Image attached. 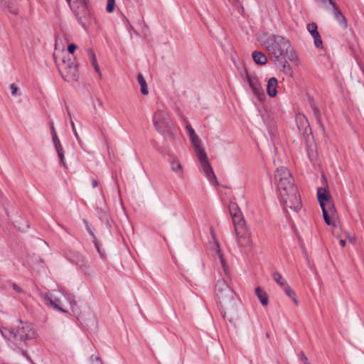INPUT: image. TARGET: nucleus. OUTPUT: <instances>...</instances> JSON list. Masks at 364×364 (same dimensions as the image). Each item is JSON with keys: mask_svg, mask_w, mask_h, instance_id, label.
Listing matches in <instances>:
<instances>
[{"mask_svg": "<svg viewBox=\"0 0 364 364\" xmlns=\"http://www.w3.org/2000/svg\"><path fill=\"white\" fill-rule=\"evenodd\" d=\"M274 178L277 181L279 200L284 208H289L295 212L299 210L301 208V199L289 170L284 166L277 168Z\"/></svg>", "mask_w": 364, "mask_h": 364, "instance_id": "f257e3e1", "label": "nucleus"}, {"mask_svg": "<svg viewBox=\"0 0 364 364\" xmlns=\"http://www.w3.org/2000/svg\"><path fill=\"white\" fill-rule=\"evenodd\" d=\"M267 50L277 60L283 56L293 63H298L299 58L296 53L291 49L289 41L281 36H272L268 40Z\"/></svg>", "mask_w": 364, "mask_h": 364, "instance_id": "f03ea898", "label": "nucleus"}, {"mask_svg": "<svg viewBox=\"0 0 364 364\" xmlns=\"http://www.w3.org/2000/svg\"><path fill=\"white\" fill-rule=\"evenodd\" d=\"M235 293L223 279H220L215 285V296L222 308L228 310L233 307Z\"/></svg>", "mask_w": 364, "mask_h": 364, "instance_id": "7ed1b4c3", "label": "nucleus"}, {"mask_svg": "<svg viewBox=\"0 0 364 364\" xmlns=\"http://www.w3.org/2000/svg\"><path fill=\"white\" fill-rule=\"evenodd\" d=\"M153 123L155 129L165 137L173 136V124L168 113L164 109H157L153 115Z\"/></svg>", "mask_w": 364, "mask_h": 364, "instance_id": "20e7f679", "label": "nucleus"}, {"mask_svg": "<svg viewBox=\"0 0 364 364\" xmlns=\"http://www.w3.org/2000/svg\"><path fill=\"white\" fill-rule=\"evenodd\" d=\"M70 9L75 14L79 23L84 27H87L92 21L91 14L88 10L87 0H66Z\"/></svg>", "mask_w": 364, "mask_h": 364, "instance_id": "39448f33", "label": "nucleus"}, {"mask_svg": "<svg viewBox=\"0 0 364 364\" xmlns=\"http://www.w3.org/2000/svg\"><path fill=\"white\" fill-rule=\"evenodd\" d=\"M21 325L16 329L9 330V339L13 338L14 341H26L36 337V332L31 325L28 323H23L21 320L17 321Z\"/></svg>", "mask_w": 364, "mask_h": 364, "instance_id": "423d86ee", "label": "nucleus"}, {"mask_svg": "<svg viewBox=\"0 0 364 364\" xmlns=\"http://www.w3.org/2000/svg\"><path fill=\"white\" fill-rule=\"evenodd\" d=\"M58 69L63 77L67 81H76L78 77L77 68L76 65L69 58H64L62 64L58 65Z\"/></svg>", "mask_w": 364, "mask_h": 364, "instance_id": "0eeeda50", "label": "nucleus"}, {"mask_svg": "<svg viewBox=\"0 0 364 364\" xmlns=\"http://www.w3.org/2000/svg\"><path fill=\"white\" fill-rule=\"evenodd\" d=\"M198 159L200 161L201 168L205 173L210 183L212 184L217 183L216 176L213 171V168L208 160L207 154L205 150H201L198 153Z\"/></svg>", "mask_w": 364, "mask_h": 364, "instance_id": "6e6552de", "label": "nucleus"}, {"mask_svg": "<svg viewBox=\"0 0 364 364\" xmlns=\"http://www.w3.org/2000/svg\"><path fill=\"white\" fill-rule=\"evenodd\" d=\"M198 159L200 161L201 168L205 173L210 183L212 184L217 183L216 176L213 171V168L208 160L207 154L205 150H201L198 153Z\"/></svg>", "mask_w": 364, "mask_h": 364, "instance_id": "1a4fd4ad", "label": "nucleus"}, {"mask_svg": "<svg viewBox=\"0 0 364 364\" xmlns=\"http://www.w3.org/2000/svg\"><path fill=\"white\" fill-rule=\"evenodd\" d=\"M323 212V219L328 225H334L333 219L336 216V210L333 200L320 205Z\"/></svg>", "mask_w": 364, "mask_h": 364, "instance_id": "9d476101", "label": "nucleus"}, {"mask_svg": "<svg viewBox=\"0 0 364 364\" xmlns=\"http://www.w3.org/2000/svg\"><path fill=\"white\" fill-rule=\"evenodd\" d=\"M235 235L237 237V245L240 248H247L250 247L252 242L250 232L247 228L240 229V230H236Z\"/></svg>", "mask_w": 364, "mask_h": 364, "instance_id": "9b49d317", "label": "nucleus"}, {"mask_svg": "<svg viewBox=\"0 0 364 364\" xmlns=\"http://www.w3.org/2000/svg\"><path fill=\"white\" fill-rule=\"evenodd\" d=\"M39 295L46 306L51 307V308H53L55 310H58L59 311H61V312L65 311L63 309H62L61 307H60L58 305V302H59L58 299V300L53 299L52 295L50 292L43 293L42 291H40Z\"/></svg>", "mask_w": 364, "mask_h": 364, "instance_id": "f8f14e48", "label": "nucleus"}, {"mask_svg": "<svg viewBox=\"0 0 364 364\" xmlns=\"http://www.w3.org/2000/svg\"><path fill=\"white\" fill-rule=\"evenodd\" d=\"M247 81L254 94L258 97L259 100H262L264 97V93L258 82L257 78H252L248 77Z\"/></svg>", "mask_w": 364, "mask_h": 364, "instance_id": "ddd939ff", "label": "nucleus"}, {"mask_svg": "<svg viewBox=\"0 0 364 364\" xmlns=\"http://www.w3.org/2000/svg\"><path fill=\"white\" fill-rule=\"evenodd\" d=\"M317 199L320 205L332 200L329 191L325 188H318Z\"/></svg>", "mask_w": 364, "mask_h": 364, "instance_id": "4468645a", "label": "nucleus"}, {"mask_svg": "<svg viewBox=\"0 0 364 364\" xmlns=\"http://www.w3.org/2000/svg\"><path fill=\"white\" fill-rule=\"evenodd\" d=\"M333 14L335 19L338 21L340 26L346 29L348 26V23L346 17L343 15V14L340 11L336 4H333Z\"/></svg>", "mask_w": 364, "mask_h": 364, "instance_id": "2eb2a0df", "label": "nucleus"}, {"mask_svg": "<svg viewBox=\"0 0 364 364\" xmlns=\"http://www.w3.org/2000/svg\"><path fill=\"white\" fill-rule=\"evenodd\" d=\"M277 84L278 81L276 77H272L269 79L267 85V92L269 97H274L277 95Z\"/></svg>", "mask_w": 364, "mask_h": 364, "instance_id": "dca6fc26", "label": "nucleus"}, {"mask_svg": "<svg viewBox=\"0 0 364 364\" xmlns=\"http://www.w3.org/2000/svg\"><path fill=\"white\" fill-rule=\"evenodd\" d=\"M232 222L235 226V230H240V229L246 228L245 221L241 213L232 216Z\"/></svg>", "mask_w": 364, "mask_h": 364, "instance_id": "f3484780", "label": "nucleus"}, {"mask_svg": "<svg viewBox=\"0 0 364 364\" xmlns=\"http://www.w3.org/2000/svg\"><path fill=\"white\" fill-rule=\"evenodd\" d=\"M254 61L258 65H265L267 62L266 55L259 51H254L252 53Z\"/></svg>", "mask_w": 364, "mask_h": 364, "instance_id": "a211bd4d", "label": "nucleus"}, {"mask_svg": "<svg viewBox=\"0 0 364 364\" xmlns=\"http://www.w3.org/2000/svg\"><path fill=\"white\" fill-rule=\"evenodd\" d=\"M255 294L262 306L267 305L268 296L264 291H263L260 287H257L255 289Z\"/></svg>", "mask_w": 364, "mask_h": 364, "instance_id": "6ab92c4d", "label": "nucleus"}, {"mask_svg": "<svg viewBox=\"0 0 364 364\" xmlns=\"http://www.w3.org/2000/svg\"><path fill=\"white\" fill-rule=\"evenodd\" d=\"M137 80L141 87L140 90H141V94L144 95H148L149 90L147 88V84H146V82L144 76L142 75V74H141V73L138 74Z\"/></svg>", "mask_w": 364, "mask_h": 364, "instance_id": "aec40b11", "label": "nucleus"}, {"mask_svg": "<svg viewBox=\"0 0 364 364\" xmlns=\"http://www.w3.org/2000/svg\"><path fill=\"white\" fill-rule=\"evenodd\" d=\"M280 70L287 75L292 76L293 70L287 60L279 62Z\"/></svg>", "mask_w": 364, "mask_h": 364, "instance_id": "412c9836", "label": "nucleus"}, {"mask_svg": "<svg viewBox=\"0 0 364 364\" xmlns=\"http://www.w3.org/2000/svg\"><path fill=\"white\" fill-rule=\"evenodd\" d=\"M2 6H6L9 13L16 15L18 14V8L15 3L12 1H4Z\"/></svg>", "mask_w": 364, "mask_h": 364, "instance_id": "4be33fe9", "label": "nucleus"}, {"mask_svg": "<svg viewBox=\"0 0 364 364\" xmlns=\"http://www.w3.org/2000/svg\"><path fill=\"white\" fill-rule=\"evenodd\" d=\"M55 150H56V151L58 153V156L59 157L60 164L65 168H67V166H66V164H65V161L64 150H63V148L61 144H58V145H55Z\"/></svg>", "mask_w": 364, "mask_h": 364, "instance_id": "5701e85b", "label": "nucleus"}, {"mask_svg": "<svg viewBox=\"0 0 364 364\" xmlns=\"http://www.w3.org/2000/svg\"><path fill=\"white\" fill-rule=\"evenodd\" d=\"M88 55H89L90 62L92 63V66L94 67L95 70L97 73H100V68L97 65V58H96L95 53L92 52V50H90L88 52Z\"/></svg>", "mask_w": 364, "mask_h": 364, "instance_id": "b1692460", "label": "nucleus"}, {"mask_svg": "<svg viewBox=\"0 0 364 364\" xmlns=\"http://www.w3.org/2000/svg\"><path fill=\"white\" fill-rule=\"evenodd\" d=\"M272 278L280 287L287 285L286 280L283 279L282 276L278 272L272 273Z\"/></svg>", "mask_w": 364, "mask_h": 364, "instance_id": "393cba45", "label": "nucleus"}, {"mask_svg": "<svg viewBox=\"0 0 364 364\" xmlns=\"http://www.w3.org/2000/svg\"><path fill=\"white\" fill-rule=\"evenodd\" d=\"M171 168L173 171L182 175V166L178 160H173L171 163Z\"/></svg>", "mask_w": 364, "mask_h": 364, "instance_id": "a878e982", "label": "nucleus"}, {"mask_svg": "<svg viewBox=\"0 0 364 364\" xmlns=\"http://www.w3.org/2000/svg\"><path fill=\"white\" fill-rule=\"evenodd\" d=\"M190 138H191V141L192 144H193V146L196 149L197 154L199 153L200 151L204 150L200 146V140L197 135H195L194 136H191Z\"/></svg>", "mask_w": 364, "mask_h": 364, "instance_id": "bb28decb", "label": "nucleus"}, {"mask_svg": "<svg viewBox=\"0 0 364 364\" xmlns=\"http://www.w3.org/2000/svg\"><path fill=\"white\" fill-rule=\"evenodd\" d=\"M230 213L232 216L241 213V211L235 203L231 202L229 205Z\"/></svg>", "mask_w": 364, "mask_h": 364, "instance_id": "cd10ccee", "label": "nucleus"}, {"mask_svg": "<svg viewBox=\"0 0 364 364\" xmlns=\"http://www.w3.org/2000/svg\"><path fill=\"white\" fill-rule=\"evenodd\" d=\"M306 28L312 37L314 36L316 34H318V31L317 30L318 29L317 25L315 23H308Z\"/></svg>", "mask_w": 364, "mask_h": 364, "instance_id": "c85d7f7f", "label": "nucleus"}, {"mask_svg": "<svg viewBox=\"0 0 364 364\" xmlns=\"http://www.w3.org/2000/svg\"><path fill=\"white\" fill-rule=\"evenodd\" d=\"M312 38H314V43L315 46L317 48H322L323 43H322V40H321L319 33H318V34H316Z\"/></svg>", "mask_w": 364, "mask_h": 364, "instance_id": "c756f323", "label": "nucleus"}, {"mask_svg": "<svg viewBox=\"0 0 364 364\" xmlns=\"http://www.w3.org/2000/svg\"><path fill=\"white\" fill-rule=\"evenodd\" d=\"M217 254L218 255V257L220 258V263L223 268V270H224L225 273L227 274L228 267L226 265V263L225 262V259H224L222 254L220 253V251L219 247H218V244H217Z\"/></svg>", "mask_w": 364, "mask_h": 364, "instance_id": "7c9ffc66", "label": "nucleus"}, {"mask_svg": "<svg viewBox=\"0 0 364 364\" xmlns=\"http://www.w3.org/2000/svg\"><path fill=\"white\" fill-rule=\"evenodd\" d=\"M87 231L92 237V242L95 245V248L97 249V252L101 255V250L100 248L99 242H98L96 237L95 236L93 232L90 228H87Z\"/></svg>", "mask_w": 364, "mask_h": 364, "instance_id": "2f4dec72", "label": "nucleus"}, {"mask_svg": "<svg viewBox=\"0 0 364 364\" xmlns=\"http://www.w3.org/2000/svg\"><path fill=\"white\" fill-rule=\"evenodd\" d=\"M310 106H311V108L314 112V114L316 119H317L318 122H319L320 121V112H319L318 109L316 106L315 103L313 102H311L310 103Z\"/></svg>", "mask_w": 364, "mask_h": 364, "instance_id": "473e14b6", "label": "nucleus"}, {"mask_svg": "<svg viewBox=\"0 0 364 364\" xmlns=\"http://www.w3.org/2000/svg\"><path fill=\"white\" fill-rule=\"evenodd\" d=\"M284 290L286 294L290 298H292L296 295L294 291L288 285H285L284 287Z\"/></svg>", "mask_w": 364, "mask_h": 364, "instance_id": "72a5a7b5", "label": "nucleus"}, {"mask_svg": "<svg viewBox=\"0 0 364 364\" xmlns=\"http://www.w3.org/2000/svg\"><path fill=\"white\" fill-rule=\"evenodd\" d=\"M316 1L318 6H322V7L325 6L327 1L329 2V4L332 6V7L333 6V4H336L332 0H316Z\"/></svg>", "mask_w": 364, "mask_h": 364, "instance_id": "f704fd0d", "label": "nucleus"}, {"mask_svg": "<svg viewBox=\"0 0 364 364\" xmlns=\"http://www.w3.org/2000/svg\"><path fill=\"white\" fill-rule=\"evenodd\" d=\"M114 0H108L107 5V11L111 13L114 11Z\"/></svg>", "mask_w": 364, "mask_h": 364, "instance_id": "c9c22d12", "label": "nucleus"}, {"mask_svg": "<svg viewBox=\"0 0 364 364\" xmlns=\"http://www.w3.org/2000/svg\"><path fill=\"white\" fill-rule=\"evenodd\" d=\"M10 88H11V95L12 96H16L17 94H18V92L19 91V89L18 88V87L16 86L15 84H11L10 85Z\"/></svg>", "mask_w": 364, "mask_h": 364, "instance_id": "e433bc0d", "label": "nucleus"}, {"mask_svg": "<svg viewBox=\"0 0 364 364\" xmlns=\"http://www.w3.org/2000/svg\"><path fill=\"white\" fill-rule=\"evenodd\" d=\"M70 125H71L72 130H73V132L75 138L78 140L79 139V135H78V134L77 132L75 124H74V122H73V121L72 119H70Z\"/></svg>", "mask_w": 364, "mask_h": 364, "instance_id": "4c0bfd02", "label": "nucleus"}, {"mask_svg": "<svg viewBox=\"0 0 364 364\" xmlns=\"http://www.w3.org/2000/svg\"><path fill=\"white\" fill-rule=\"evenodd\" d=\"M186 129L188 132V135L190 137L194 136L196 134L194 129L191 127L190 124L186 125Z\"/></svg>", "mask_w": 364, "mask_h": 364, "instance_id": "58836bf2", "label": "nucleus"}, {"mask_svg": "<svg viewBox=\"0 0 364 364\" xmlns=\"http://www.w3.org/2000/svg\"><path fill=\"white\" fill-rule=\"evenodd\" d=\"M52 137H53L54 146L60 144V141L56 133H53V136H52Z\"/></svg>", "mask_w": 364, "mask_h": 364, "instance_id": "ea45409f", "label": "nucleus"}, {"mask_svg": "<svg viewBox=\"0 0 364 364\" xmlns=\"http://www.w3.org/2000/svg\"><path fill=\"white\" fill-rule=\"evenodd\" d=\"M77 48V46L76 45L72 43V44H70L68 47V52L70 53H73L74 51L75 50V49Z\"/></svg>", "mask_w": 364, "mask_h": 364, "instance_id": "a19ab883", "label": "nucleus"}, {"mask_svg": "<svg viewBox=\"0 0 364 364\" xmlns=\"http://www.w3.org/2000/svg\"><path fill=\"white\" fill-rule=\"evenodd\" d=\"M13 289L18 293H22L23 292V290L22 289L18 287L16 284H13Z\"/></svg>", "mask_w": 364, "mask_h": 364, "instance_id": "79ce46f5", "label": "nucleus"}, {"mask_svg": "<svg viewBox=\"0 0 364 364\" xmlns=\"http://www.w3.org/2000/svg\"><path fill=\"white\" fill-rule=\"evenodd\" d=\"M91 360L92 361H94L95 360L96 362V364H102V360H100V358L97 356L96 357H94L93 355L91 357Z\"/></svg>", "mask_w": 364, "mask_h": 364, "instance_id": "37998d69", "label": "nucleus"}, {"mask_svg": "<svg viewBox=\"0 0 364 364\" xmlns=\"http://www.w3.org/2000/svg\"><path fill=\"white\" fill-rule=\"evenodd\" d=\"M300 358H301V359L302 360H304L306 364L309 363H308V359H307L306 356L304 355V353L303 352H301Z\"/></svg>", "mask_w": 364, "mask_h": 364, "instance_id": "c03bdc74", "label": "nucleus"}, {"mask_svg": "<svg viewBox=\"0 0 364 364\" xmlns=\"http://www.w3.org/2000/svg\"><path fill=\"white\" fill-rule=\"evenodd\" d=\"M92 185L93 188H95L98 186V181L97 180H92Z\"/></svg>", "mask_w": 364, "mask_h": 364, "instance_id": "a18cd8bd", "label": "nucleus"}, {"mask_svg": "<svg viewBox=\"0 0 364 364\" xmlns=\"http://www.w3.org/2000/svg\"><path fill=\"white\" fill-rule=\"evenodd\" d=\"M339 244L342 247H344L346 245V240H340Z\"/></svg>", "mask_w": 364, "mask_h": 364, "instance_id": "49530a36", "label": "nucleus"}, {"mask_svg": "<svg viewBox=\"0 0 364 364\" xmlns=\"http://www.w3.org/2000/svg\"><path fill=\"white\" fill-rule=\"evenodd\" d=\"M50 129H51V134H52V136H53V133H56V132H55V130L53 123H51Z\"/></svg>", "mask_w": 364, "mask_h": 364, "instance_id": "de8ad7c7", "label": "nucleus"}, {"mask_svg": "<svg viewBox=\"0 0 364 364\" xmlns=\"http://www.w3.org/2000/svg\"><path fill=\"white\" fill-rule=\"evenodd\" d=\"M291 299H293V301H294V304H295L296 305H298V304H299V301H298V299H296V295H295L294 297H292Z\"/></svg>", "mask_w": 364, "mask_h": 364, "instance_id": "09e8293b", "label": "nucleus"}, {"mask_svg": "<svg viewBox=\"0 0 364 364\" xmlns=\"http://www.w3.org/2000/svg\"><path fill=\"white\" fill-rule=\"evenodd\" d=\"M66 109H68V116L70 117V118L71 119V114L70 112L68 111V107H66Z\"/></svg>", "mask_w": 364, "mask_h": 364, "instance_id": "8fccbe9b", "label": "nucleus"}, {"mask_svg": "<svg viewBox=\"0 0 364 364\" xmlns=\"http://www.w3.org/2000/svg\"><path fill=\"white\" fill-rule=\"evenodd\" d=\"M226 313H227L226 311H224V312H223V311H222V314H223V317H225V314H226Z\"/></svg>", "mask_w": 364, "mask_h": 364, "instance_id": "3c124183", "label": "nucleus"}, {"mask_svg": "<svg viewBox=\"0 0 364 364\" xmlns=\"http://www.w3.org/2000/svg\"><path fill=\"white\" fill-rule=\"evenodd\" d=\"M4 1V0H0V4H3Z\"/></svg>", "mask_w": 364, "mask_h": 364, "instance_id": "603ef678", "label": "nucleus"}, {"mask_svg": "<svg viewBox=\"0 0 364 364\" xmlns=\"http://www.w3.org/2000/svg\"><path fill=\"white\" fill-rule=\"evenodd\" d=\"M307 364H309V363H307Z\"/></svg>", "mask_w": 364, "mask_h": 364, "instance_id": "864d4df0", "label": "nucleus"}]
</instances>
